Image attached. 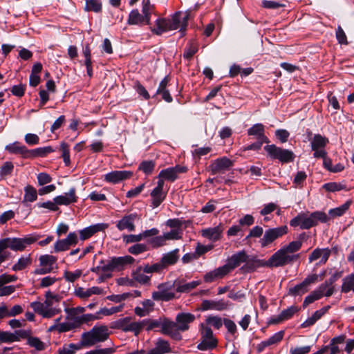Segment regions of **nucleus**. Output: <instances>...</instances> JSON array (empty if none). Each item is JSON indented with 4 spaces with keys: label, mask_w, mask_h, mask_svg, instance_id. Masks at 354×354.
Masks as SVG:
<instances>
[{
    "label": "nucleus",
    "mask_w": 354,
    "mask_h": 354,
    "mask_svg": "<svg viewBox=\"0 0 354 354\" xmlns=\"http://www.w3.org/2000/svg\"><path fill=\"white\" fill-rule=\"evenodd\" d=\"M61 299V296L48 290L45 293V301L43 303L34 301L30 304V307L43 317L51 318L61 313L59 306Z\"/></svg>",
    "instance_id": "2"
},
{
    "label": "nucleus",
    "mask_w": 354,
    "mask_h": 354,
    "mask_svg": "<svg viewBox=\"0 0 354 354\" xmlns=\"http://www.w3.org/2000/svg\"><path fill=\"white\" fill-rule=\"evenodd\" d=\"M187 168L181 165H176L175 167H168L160 171L158 178V180H165L174 182L178 178V174L185 173Z\"/></svg>",
    "instance_id": "11"
},
{
    "label": "nucleus",
    "mask_w": 354,
    "mask_h": 354,
    "mask_svg": "<svg viewBox=\"0 0 354 354\" xmlns=\"http://www.w3.org/2000/svg\"><path fill=\"white\" fill-rule=\"evenodd\" d=\"M65 311L68 315L67 319L76 322V319L80 317L78 316V315L83 313L85 311V308L78 306L76 308H66Z\"/></svg>",
    "instance_id": "50"
},
{
    "label": "nucleus",
    "mask_w": 354,
    "mask_h": 354,
    "mask_svg": "<svg viewBox=\"0 0 354 354\" xmlns=\"http://www.w3.org/2000/svg\"><path fill=\"white\" fill-rule=\"evenodd\" d=\"M10 153L19 154L24 158H30V149H28L26 146L20 144L18 142H15L6 147Z\"/></svg>",
    "instance_id": "27"
},
{
    "label": "nucleus",
    "mask_w": 354,
    "mask_h": 354,
    "mask_svg": "<svg viewBox=\"0 0 354 354\" xmlns=\"http://www.w3.org/2000/svg\"><path fill=\"white\" fill-rule=\"evenodd\" d=\"M148 250L147 245L145 243H136L128 248V252L133 255H138Z\"/></svg>",
    "instance_id": "55"
},
{
    "label": "nucleus",
    "mask_w": 354,
    "mask_h": 354,
    "mask_svg": "<svg viewBox=\"0 0 354 354\" xmlns=\"http://www.w3.org/2000/svg\"><path fill=\"white\" fill-rule=\"evenodd\" d=\"M82 274V271L81 270H76L74 272H71L68 270H65L64 272L63 277L64 279L71 283L75 282L77 279H78L81 275Z\"/></svg>",
    "instance_id": "52"
},
{
    "label": "nucleus",
    "mask_w": 354,
    "mask_h": 354,
    "mask_svg": "<svg viewBox=\"0 0 354 354\" xmlns=\"http://www.w3.org/2000/svg\"><path fill=\"white\" fill-rule=\"evenodd\" d=\"M31 335L32 330L30 329L16 330L12 333V342H19L21 339H26L28 341V339L30 337Z\"/></svg>",
    "instance_id": "45"
},
{
    "label": "nucleus",
    "mask_w": 354,
    "mask_h": 354,
    "mask_svg": "<svg viewBox=\"0 0 354 354\" xmlns=\"http://www.w3.org/2000/svg\"><path fill=\"white\" fill-rule=\"evenodd\" d=\"M158 291L152 292L151 297L154 301H169L176 297L175 282L167 281L157 286Z\"/></svg>",
    "instance_id": "7"
},
{
    "label": "nucleus",
    "mask_w": 354,
    "mask_h": 354,
    "mask_svg": "<svg viewBox=\"0 0 354 354\" xmlns=\"http://www.w3.org/2000/svg\"><path fill=\"white\" fill-rule=\"evenodd\" d=\"M127 24L129 25L142 26L146 24V19L139 12L138 9H134L129 15Z\"/></svg>",
    "instance_id": "33"
},
{
    "label": "nucleus",
    "mask_w": 354,
    "mask_h": 354,
    "mask_svg": "<svg viewBox=\"0 0 354 354\" xmlns=\"http://www.w3.org/2000/svg\"><path fill=\"white\" fill-rule=\"evenodd\" d=\"M60 149L64 162L66 166H68L71 164L69 146L66 142H62Z\"/></svg>",
    "instance_id": "58"
},
{
    "label": "nucleus",
    "mask_w": 354,
    "mask_h": 354,
    "mask_svg": "<svg viewBox=\"0 0 354 354\" xmlns=\"http://www.w3.org/2000/svg\"><path fill=\"white\" fill-rule=\"evenodd\" d=\"M99 317L97 315L93 314H84L76 319L77 325L80 326L84 323H88L89 322L97 319Z\"/></svg>",
    "instance_id": "62"
},
{
    "label": "nucleus",
    "mask_w": 354,
    "mask_h": 354,
    "mask_svg": "<svg viewBox=\"0 0 354 354\" xmlns=\"http://www.w3.org/2000/svg\"><path fill=\"white\" fill-rule=\"evenodd\" d=\"M227 304L223 300L214 301V300H203L201 303V308L203 310H223L226 309Z\"/></svg>",
    "instance_id": "30"
},
{
    "label": "nucleus",
    "mask_w": 354,
    "mask_h": 354,
    "mask_svg": "<svg viewBox=\"0 0 354 354\" xmlns=\"http://www.w3.org/2000/svg\"><path fill=\"white\" fill-rule=\"evenodd\" d=\"M264 150L271 159L277 160L283 164L295 160V156L291 150L281 148L274 144L265 146Z\"/></svg>",
    "instance_id": "5"
},
{
    "label": "nucleus",
    "mask_w": 354,
    "mask_h": 354,
    "mask_svg": "<svg viewBox=\"0 0 354 354\" xmlns=\"http://www.w3.org/2000/svg\"><path fill=\"white\" fill-rule=\"evenodd\" d=\"M328 221L329 218L325 212L316 211L312 212L310 215L306 213L299 214L297 216L290 220V225L292 227L299 226L302 230H308L317 225L319 222L325 223Z\"/></svg>",
    "instance_id": "3"
},
{
    "label": "nucleus",
    "mask_w": 354,
    "mask_h": 354,
    "mask_svg": "<svg viewBox=\"0 0 354 354\" xmlns=\"http://www.w3.org/2000/svg\"><path fill=\"white\" fill-rule=\"evenodd\" d=\"M163 235L166 241L168 240H178L182 237V231L180 230L174 229L165 233Z\"/></svg>",
    "instance_id": "63"
},
{
    "label": "nucleus",
    "mask_w": 354,
    "mask_h": 354,
    "mask_svg": "<svg viewBox=\"0 0 354 354\" xmlns=\"http://www.w3.org/2000/svg\"><path fill=\"white\" fill-rule=\"evenodd\" d=\"M156 162L153 160H144L138 166V170L142 171L145 175H150L153 171Z\"/></svg>",
    "instance_id": "47"
},
{
    "label": "nucleus",
    "mask_w": 354,
    "mask_h": 354,
    "mask_svg": "<svg viewBox=\"0 0 354 354\" xmlns=\"http://www.w3.org/2000/svg\"><path fill=\"white\" fill-rule=\"evenodd\" d=\"M124 304L120 305L118 306H114L111 308H102L97 313V315L102 314L104 316H109L116 313H119L122 311L123 309Z\"/></svg>",
    "instance_id": "59"
},
{
    "label": "nucleus",
    "mask_w": 354,
    "mask_h": 354,
    "mask_svg": "<svg viewBox=\"0 0 354 354\" xmlns=\"http://www.w3.org/2000/svg\"><path fill=\"white\" fill-rule=\"evenodd\" d=\"M170 351L169 344L164 340H159L154 348L149 351L147 354H165Z\"/></svg>",
    "instance_id": "41"
},
{
    "label": "nucleus",
    "mask_w": 354,
    "mask_h": 354,
    "mask_svg": "<svg viewBox=\"0 0 354 354\" xmlns=\"http://www.w3.org/2000/svg\"><path fill=\"white\" fill-rule=\"evenodd\" d=\"M328 139L320 134H315L310 141L311 149H324Z\"/></svg>",
    "instance_id": "36"
},
{
    "label": "nucleus",
    "mask_w": 354,
    "mask_h": 354,
    "mask_svg": "<svg viewBox=\"0 0 354 354\" xmlns=\"http://www.w3.org/2000/svg\"><path fill=\"white\" fill-rule=\"evenodd\" d=\"M109 336V328L106 326H95L89 331L82 334L81 344L84 347H90L97 343L106 341Z\"/></svg>",
    "instance_id": "4"
},
{
    "label": "nucleus",
    "mask_w": 354,
    "mask_h": 354,
    "mask_svg": "<svg viewBox=\"0 0 354 354\" xmlns=\"http://www.w3.org/2000/svg\"><path fill=\"white\" fill-rule=\"evenodd\" d=\"M169 30L168 20L165 18L158 19L156 21V27L151 29V31L157 35H160Z\"/></svg>",
    "instance_id": "38"
},
{
    "label": "nucleus",
    "mask_w": 354,
    "mask_h": 354,
    "mask_svg": "<svg viewBox=\"0 0 354 354\" xmlns=\"http://www.w3.org/2000/svg\"><path fill=\"white\" fill-rule=\"evenodd\" d=\"M161 332L165 335L171 336L175 339H180L181 338L176 322L165 317H163Z\"/></svg>",
    "instance_id": "18"
},
{
    "label": "nucleus",
    "mask_w": 354,
    "mask_h": 354,
    "mask_svg": "<svg viewBox=\"0 0 354 354\" xmlns=\"http://www.w3.org/2000/svg\"><path fill=\"white\" fill-rule=\"evenodd\" d=\"M341 290L342 292L345 293L350 291L354 292V272L343 279Z\"/></svg>",
    "instance_id": "43"
},
{
    "label": "nucleus",
    "mask_w": 354,
    "mask_h": 354,
    "mask_svg": "<svg viewBox=\"0 0 354 354\" xmlns=\"http://www.w3.org/2000/svg\"><path fill=\"white\" fill-rule=\"evenodd\" d=\"M109 227L107 223H97L90 225L80 231V237L81 240L89 239L93 234L98 232L104 231Z\"/></svg>",
    "instance_id": "21"
},
{
    "label": "nucleus",
    "mask_w": 354,
    "mask_h": 354,
    "mask_svg": "<svg viewBox=\"0 0 354 354\" xmlns=\"http://www.w3.org/2000/svg\"><path fill=\"white\" fill-rule=\"evenodd\" d=\"M59 329L58 332L59 333L67 332L69 330H71L75 328H77L78 326L77 325V322L75 321L69 322H63L61 324H59Z\"/></svg>",
    "instance_id": "61"
},
{
    "label": "nucleus",
    "mask_w": 354,
    "mask_h": 354,
    "mask_svg": "<svg viewBox=\"0 0 354 354\" xmlns=\"http://www.w3.org/2000/svg\"><path fill=\"white\" fill-rule=\"evenodd\" d=\"M132 176L133 172L131 171L115 170L105 174L104 179L108 183L116 184L130 178Z\"/></svg>",
    "instance_id": "16"
},
{
    "label": "nucleus",
    "mask_w": 354,
    "mask_h": 354,
    "mask_svg": "<svg viewBox=\"0 0 354 354\" xmlns=\"http://www.w3.org/2000/svg\"><path fill=\"white\" fill-rule=\"evenodd\" d=\"M180 12H176L171 17V19H167L168 20V26L169 30H176L180 28V32L183 35L186 28L187 26V21L189 18V15L187 14L183 19L181 21L180 19Z\"/></svg>",
    "instance_id": "17"
},
{
    "label": "nucleus",
    "mask_w": 354,
    "mask_h": 354,
    "mask_svg": "<svg viewBox=\"0 0 354 354\" xmlns=\"http://www.w3.org/2000/svg\"><path fill=\"white\" fill-rule=\"evenodd\" d=\"M288 233V227L286 225H281L277 227L269 228L266 230L260 239L259 243L262 248H266L270 245L277 239L282 237Z\"/></svg>",
    "instance_id": "8"
},
{
    "label": "nucleus",
    "mask_w": 354,
    "mask_h": 354,
    "mask_svg": "<svg viewBox=\"0 0 354 354\" xmlns=\"http://www.w3.org/2000/svg\"><path fill=\"white\" fill-rule=\"evenodd\" d=\"M322 297H330L335 292V287H329L327 283L320 284L317 288H316Z\"/></svg>",
    "instance_id": "57"
},
{
    "label": "nucleus",
    "mask_w": 354,
    "mask_h": 354,
    "mask_svg": "<svg viewBox=\"0 0 354 354\" xmlns=\"http://www.w3.org/2000/svg\"><path fill=\"white\" fill-rule=\"evenodd\" d=\"M169 80L170 78L169 76H165L160 82L156 93V95H160L162 99L167 103H171L173 101V98L168 89Z\"/></svg>",
    "instance_id": "24"
},
{
    "label": "nucleus",
    "mask_w": 354,
    "mask_h": 354,
    "mask_svg": "<svg viewBox=\"0 0 354 354\" xmlns=\"http://www.w3.org/2000/svg\"><path fill=\"white\" fill-rule=\"evenodd\" d=\"M322 187L327 192H337L346 189L345 185L335 182L325 183Z\"/></svg>",
    "instance_id": "53"
},
{
    "label": "nucleus",
    "mask_w": 354,
    "mask_h": 354,
    "mask_svg": "<svg viewBox=\"0 0 354 354\" xmlns=\"http://www.w3.org/2000/svg\"><path fill=\"white\" fill-rule=\"evenodd\" d=\"M298 311V308L295 306H292L287 309L281 311L280 313L281 317L285 321L290 319L294 314Z\"/></svg>",
    "instance_id": "64"
},
{
    "label": "nucleus",
    "mask_w": 354,
    "mask_h": 354,
    "mask_svg": "<svg viewBox=\"0 0 354 354\" xmlns=\"http://www.w3.org/2000/svg\"><path fill=\"white\" fill-rule=\"evenodd\" d=\"M82 347H84L81 344V341L79 344H75L73 343L69 344L68 345H64L62 348L58 349V354H75L76 351L81 349Z\"/></svg>",
    "instance_id": "48"
},
{
    "label": "nucleus",
    "mask_w": 354,
    "mask_h": 354,
    "mask_svg": "<svg viewBox=\"0 0 354 354\" xmlns=\"http://www.w3.org/2000/svg\"><path fill=\"white\" fill-rule=\"evenodd\" d=\"M84 10L86 12H101L102 3L101 0H86Z\"/></svg>",
    "instance_id": "39"
},
{
    "label": "nucleus",
    "mask_w": 354,
    "mask_h": 354,
    "mask_svg": "<svg viewBox=\"0 0 354 354\" xmlns=\"http://www.w3.org/2000/svg\"><path fill=\"white\" fill-rule=\"evenodd\" d=\"M200 284V281H193L178 286L176 288V291L178 292H188L191 290L194 289Z\"/></svg>",
    "instance_id": "51"
},
{
    "label": "nucleus",
    "mask_w": 354,
    "mask_h": 354,
    "mask_svg": "<svg viewBox=\"0 0 354 354\" xmlns=\"http://www.w3.org/2000/svg\"><path fill=\"white\" fill-rule=\"evenodd\" d=\"M31 263L32 259L30 255L22 256L18 259L17 262L12 266V270L15 272L23 270L30 266Z\"/></svg>",
    "instance_id": "37"
},
{
    "label": "nucleus",
    "mask_w": 354,
    "mask_h": 354,
    "mask_svg": "<svg viewBox=\"0 0 354 354\" xmlns=\"http://www.w3.org/2000/svg\"><path fill=\"white\" fill-rule=\"evenodd\" d=\"M111 328L121 330L124 333H133L136 337L140 334L138 321L133 320L131 317H125L113 322Z\"/></svg>",
    "instance_id": "9"
},
{
    "label": "nucleus",
    "mask_w": 354,
    "mask_h": 354,
    "mask_svg": "<svg viewBox=\"0 0 354 354\" xmlns=\"http://www.w3.org/2000/svg\"><path fill=\"white\" fill-rule=\"evenodd\" d=\"M103 294V289L98 286H93L88 288L77 287L74 290L75 296L83 300L88 299L93 295H100Z\"/></svg>",
    "instance_id": "19"
},
{
    "label": "nucleus",
    "mask_w": 354,
    "mask_h": 354,
    "mask_svg": "<svg viewBox=\"0 0 354 354\" xmlns=\"http://www.w3.org/2000/svg\"><path fill=\"white\" fill-rule=\"evenodd\" d=\"M14 169V165L12 162L7 161L0 167V176L5 177L10 175Z\"/></svg>",
    "instance_id": "60"
},
{
    "label": "nucleus",
    "mask_w": 354,
    "mask_h": 354,
    "mask_svg": "<svg viewBox=\"0 0 354 354\" xmlns=\"http://www.w3.org/2000/svg\"><path fill=\"white\" fill-rule=\"evenodd\" d=\"M201 342L197 345V348L201 351L212 350L217 346V339L214 336L210 326L202 323L200 325Z\"/></svg>",
    "instance_id": "6"
},
{
    "label": "nucleus",
    "mask_w": 354,
    "mask_h": 354,
    "mask_svg": "<svg viewBox=\"0 0 354 354\" xmlns=\"http://www.w3.org/2000/svg\"><path fill=\"white\" fill-rule=\"evenodd\" d=\"M351 204H352L351 201H347L342 205H340L337 207L333 208V209H330L328 211L329 216H328V217L329 218H333L342 216L350 208Z\"/></svg>",
    "instance_id": "35"
},
{
    "label": "nucleus",
    "mask_w": 354,
    "mask_h": 354,
    "mask_svg": "<svg viewBox=\"0 0 354 354\" xmlns=\"http://www.w3.org/2000/svg\"><path fill=\"white\" fill-rule=\"evenodd\" d=\"M330 255V250L328 248H317L313 251L308 257L309 262L311 263L319 258H321L320 264H325Z\"/></svg>",
    "instance_id": "29"
},
{
    "label": "nucleus",
    "mask_w": 354,
    "mask_h": 354,
    "mask_svg": "<svg viewBox=\"0 0 354 354\" xmlns=\"http://www.w3.org/2000/svg\"><path fill=\"white\" fill-rule=\"evenodd\" d=\"M77 201V196H76V189L75 187L71 188L68 192L54 198V201H55L58 205H68L71 203H76Z\"/></svg>",
    "instance_id": "22"
},
{
    "label": "nucleus",
    "mask_w": 354,
    "mask_h": 354,
    "mask_svg": "<svg viewBox=\"0 0 354 354\" xmlns=\"http://www.w3.org/2000/svg\"><path fill=\"white\" fill-rule=\"evenodd\" d=\"M57 257L50 254H44L39 257V261L41 267H46L48 269H50V271L57 267L56 266Z\"/></svg>",
    "instance_id": "32"
},
{
    "label": "nucleus",
    "mask_w": 354,
    "mask_h": 354,
    "mask_svg": "<svg viewBox=\"0 0 354 354\" xmlns=\"http://www.w3.org/2000/svg\"><path fill=\"white\" fill-rule=\"evenodd\" d=\"M195 316L191 313H180L176 316V321L179 331H185L189 329V324L193 322Z\"/></svg>",
    "instance_id": "25"
},
{
    "label": "nucleus",
    "mask_w": 354,
    "mask_h": 354,
    "mask_svg": "<svg viewBox=\"0 0 354 354\" xmlns=\"http://www.w3.org/2000/svg\"><path fill=\"white\" fill-rule=\"evenodd\" d=\"M4 239L8 248L14 251H23L28 245L35 242L37 237L29 235L24 238H6Z\"/></svg>",
    "instance_id": "10"
},
{
    "label": "nucleus",
    "mask_w": 354,
    "mask_h": 354,
    "mask_svg": "<svg viewBox=\"0 0 354 354\" xmlns=\"http://www.w3.org/2000/svg\"><path fill=\"white\" fill-rule=\"evenodd\" d=\"M30 347L34 348L36 351H41L46 349V344L43 342L39 337H33L32 335L28 339L26 342Z\"/></svg>",
    "instance_id": "44"
},
{
    "label": "nucleus",
    "mask_w": 354,
    "mask_h": 354,
    "mask_svg": "<svg viewBox=\"0 0 354 354\" xmlns=\"http://www.w3.org/2000/svg\"><path fill=\"white\" fill-rule=\"evenodd\" d=\"M164 182L158 180L156 187L151 191L150 196L151 197V205L153 208L158 207L165 200L167 196V192L163 191Z\"/></svg>",
    "instance_id": "14"
},
{
    "label": "nucleus",
    "mask_w": 354,
    "mask_h": 354,
    "mask_svg": "<svg viewBox=\"0 0 354 354\" xmlns=\"http://www.w3.org/2000/svg\"><path fill=\"white\" fill-rule=\"evenodd\" d=\"M140 220V216L137 213L125 214L117 221L116 227L120 231L127 230L129 232H133L136 230L135 223Z\"/></svg>",
    "instance_id": "12"
},
{
    "label": "nucleus",
    "mask_w": 354,
    "mask_h": 354,
    "mask_svg": "<svg viewBox=\"0 0 354 354\" xmlns=\"http://www.w3.org/2000/svg\"><path fill=\"white\" fill-rule=\"evenodd\" d=\"M308 291V287L302 281L299 284L290 288L288 293L292 296L302 295Z\"/></svg>",
    "instance_id": "49"
},
{
    "label": "nucleus",
    "mask_w": 354,
    "mask_h": 354,
    "mask_svg": "<svg viewBox=\"0 0 354 354\" xmlns=\"http://www.w3.org/2000/svg\"><path fill=\"white\" fill-rule=\"evenodd\" d=\"M233 165V162L228 158L224 156L215 160L210 165L209 168L212 174L227 170Z\"/></svg>",
    "instance_id": "20"
},
{
    "label": "nucleus",
    "mask_w": 354,
    "mask_h": 354,
    "mask_svg": "<svg viewBox=\"0 0 354 354\" xmlns=\"http://www.w3.org/2000/svg\"><path fill=\"white\" fill-rule=\"evenodd\" d=\"M222 319L217 316H209L205 320V325L212 326L216 329H219L223 326Z\"/></svg>",
    "instance_id": "56"
},
{
    "label": "nucleus",
    "mask_w": 354,
    "mask_h": 354,
    "mask_svg": "<svg viewBox=\"0 0 354 354\" xmlns=\"http://www.w3.org/2000/svg\"><path fill=\"white\" fill-rule=\"evenodd\" d=\"M322 297V295L315 289L305 297L303 306L305 308L314 301L320 299Z\"/></svg>",
    "instance_id": "54"
},
{
    "label": "nucleus",
    "mask_w": 354,
    "mask_h": 354,
    "mask_svg": "<svg viewBox=\"0 0 354 354\" xmlns=\"http://www.w3.org/2000/svg\"><path fill=\"white\" fill-rule=\"evenodd\" d=\"M37 199V192L35 187L27 185L24 187V196L22 203H32Z\"/></svg>",
    "instance_id": "40"
},
{
    "label": "nucleus",
    "mask_w": 354,
    "mask_h": 354,
    "mask_svg": "<svg viewBox=\"0 0 354 354\" xmlns=\"http://www.w3.org/2000/svg\"><path fill=\"white\" fill-rule=\"evenodd\" d=\"M124 259L120 257H113L106 263L104 261H101L100 264L102 265V271L103 272H111L113 270H122L124 267Z\"/></svg>",
    "instance_id": "26"
},
{
    "label": "nucleus",
    "mask_w": 354,
    "mask_h": 354,
    "mask_svg": "<svg viewBox=\"0 0 354 354\" xmlns=\"http://www.w3.org/2000/svg\"><path fill=\"white\" fill-rule=\"evenodd\" d=\"M228 273V272L226 270V268L224 267V266L218 267L213 270H211L209 272H207L204 276H203V281L205 283H212L217 279H222L225 276H226Z\"/></svg>",
    "instance_id": "23"
},
{
    "label": "nucleus",
    "mask_w": 354,
    "mask_h": 354,
    "mask_svg": "<svg viewBox=\"0 0 354 354\" xmlns=\"http://www.w3.org/2000/svg\"><path fill=\"white\" fill-rule=\"evenodd\" d=\"M224 230V225L222 223H220L215 227L203 229L201 234L202 236L207 239L208 240L212 242H216L222 238Z\"/></svg>",
    "instance_id": "13"
},
{
    "label": "nucleus",
    "mask_w": 354,
    "mask_h": 354,
    "mask_svg": "<svg viewBox=\"0 0 354 354\" xmlns=\"http://www.w3.org/2000/svg\"><path fill=\"white\" fill-rule=\"evenodd\" d=\"M248 256L244 250L234 254L227 259V263L223 265L226 268L227 271L230 273L236 267L239 266L242 263L248 261Z\"/></svg>",
    "instance_id": "15"
},
{
    "label": "nucleus",
    "mask_w": 354,
    "mask_h": 354,
    "mask_svg": "<svg viewBox=\"0 0 354 354\" xmlns=\"http://www.w3.org/2000/svg\"><path fill=\"white\" fill-rule=\"evenodd\" d=\"M53 151V149L50 146L39 147L35 149H30V158L35 157H44L47 154Z\"/></svg>",
    "instance_id": "46"
},
{
    "label": "nucleus",
    "mask_w": 354,
    "mask_h": 354,
    "mask_svg": "<svg viewBox=\"0 0 354 354\" xmlns=\"http://www.w3.org/2000/svg\"><path fill=\"white\" fill-rule=\"evenodd\" d=\"M142 15L146 19V24L149 25L151 22V15L155 13V7L151 3L150 0H142Z\"/></svg>",
    "instance_id": "34"
},
{
    "label": "nucleus",
    "mask_w": 354,
    "mask_h": 354,
    "mask_svg": "<svg viewBox=\"0 0 354 354\" xmlns=\"http://www.w3.org/2000/svg\"><path fill=\"white\" fill-rule=\"evenodd\" d=\"M302 246L301 240L294 241L288 245L283 246L274 252L270 258L262 263L261 266L267 267H282L291 264L299 259V254H295Z\"/></svg>",
    "instance_id": "1"
},
{
    "label": "nucleus",
    "mask_w": 354,
    "mask_h": 354,
    "mask_svg": "<svg viewBox=\"0 0 354 354\" xmlns=\"http://www.w3.org/2000/svg\"><path fill=\"white\" fill-rule=\"evenodd\" d=\"M178 252L179 249L176 248L162 255L160 262L163 268H165L169 266L174 265L178 261L179 259Z\"/></svg>",
    "instance_id": "31"
},
{
    "label": "nucleus",
    "mask_w": 354,
    "mask_h": 354,
    "mask_svg": "<svg viewBox=\"0 0 354 354\" xmlns=\"http://www.w3.org/2000/svg\"><path fill=\"white\" fill-rule=\"evenodd\" d=\"M146 272H144V269L142 270L141 268H138L132 273L133 279L141 283V284H147L150 281L151 277L145 274Z\"/></svg>",
    "instance_id": "42"
},
{
    "label": "nucleus",
    "mask_w": 354,
    "mask_h": 354,
    "mask_svg": "<svg viewBox=\"0 0 354 354\" xmlns=\"http://www.w3.org/2000/svg\"><path fill=\"white\" fill-rule=\"evenodd\" d=\"M248 134L256 137L258 140H261L265 143H268L269 139L265 135V129L263 124L257 123L248 129Z\"/></svg>",
    "instance_id": "28"
}]
</instances>
